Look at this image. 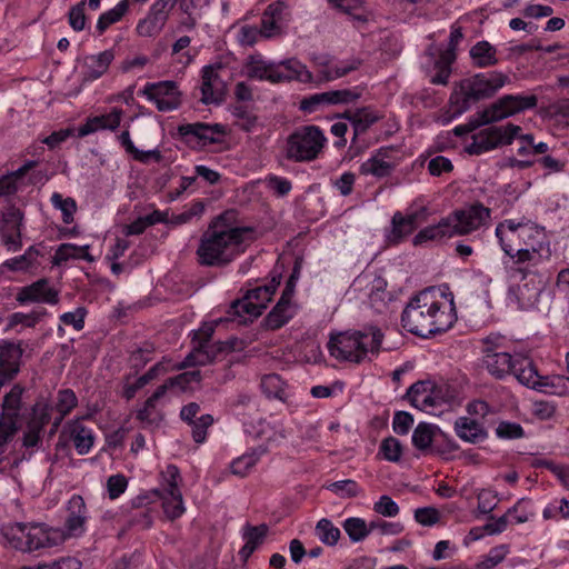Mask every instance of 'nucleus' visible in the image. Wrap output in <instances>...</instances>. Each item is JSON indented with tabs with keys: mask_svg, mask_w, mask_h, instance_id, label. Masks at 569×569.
Masks as SVG:
<instances>
[{
	"mask_svg": "<svg viewBox=\"0 0 569 569\" xmlns=\"http://www.w3.org/2000/svg\"><path fill=\"white\" fill-rule=\"evenodd\" d=\"M496 237L506 254H510L517 248L537 249L550 248L545 228L529 219H506L496 227Z\"/></svg>",
	"mask_w": 569,
	"mask_h": 569,
	"instance_id": "obj_4",
	"label": "nucleus"
},
{
	"mask_svg": "<svg viewBox=\"0 0 569 569\" xmlns=\"http://www.w3.org/2000/svg\"><path fill=\"white\" fill-rule=\"evenodd\" d=\"M233 220L234 212L226 211L210 221L196 251L199 264L226 267L244 252V241L253 239L254 229L237 227Z\"/></svg>",
	"mask_w": 569,
	"mask_h": 569,
	"instance_id": "obj_1",
	"label": "nucleus"
},
{
	"mask_svg": "<svg viewBox=\"0 0 569 569\" xmlns=\"http://www.w3.org/2000/svg\"><path fill=\"white\" fill-rule=\"evenodd\" d=\"M23 213L18 208L8 209L0 221V234L8 250L17 251L21 248V226Z\"/></svg>",
	"mask_w": 569,
	"mask_h": 569,
	"instance_id": "obj_20",
	"label": "nucleus"
},
{
	"mask_svg": "<svg viewBox=\"0 0 569 569\" xmlns=\"http://www.w3.org/2000/svg\"><path fill=\"white\" fill-rule=\"evenodd\" d=\"M278 283L273 279L270 284L248 290L242 299L232 302L228 311V319L232 321L238 320L240 325H246L257 319L270 302Z\"/></svg>",
	"mask_w": 569,
	"mask_h": 569,
	"instance_id": "obj_6",
	"label": "nucleus"
},
{
	"mask_svg": "<svg viewBox=\"0 0 569 569\" xmlns=\"http://www.w3.org/2000/svg\"><path fill=\"white\" fill-rule=\"evenodd\" d=\"M406 398L412 407L431 415L445 403L442 389L430 380H420L411 385Z\"/></svg>",
	"mask_w": 569,
	"mask_h": 569,
	"instance_id": "obj_11",
	"label": "nucleus"
},
{
	"mask_svg": "<svg viewBox=\"0 0 569 569\" xmlns=\"http://www.w3.org/2000/svg\"><path fill=\"white\" fill-rule=\"evenodd\" d=\"M472 62L478 68H487L498 63L497 49L488 41H479L470 49Z\"/></svg>",
	"mask_w": 569,
	"mask_h": 569,
	"instance_id": "obj_34",
	"label": "nucleus"
},
{
	"mask_svg": "<svg viewBox=\"0 0 569 569\" xmlns=\"http://www.w3.org/2000/svg\"><path fill=\"white\" fill-rule=\"evenodd\" d=\"M276 62L267 61L261 54H251L246 62L247 76L252 79L267 80L271 82Z\"/></svg>",
	"mask_w": 569,
	"mask_h": 569,
	"instance_id": "obj_33",
	"label": "nucleus"
},
{
	"mask_svg": "<svg viewBox=\"0 0 569 569\" xmlns=\"http://www.w3.org/2000/svg\"><path fill=\"white\" fill-rule=\"evenodd\" d=\"M535 390L556 396H565L569 392V378L557 375L541 376V381L537 383Z\"/></svg>",
	"mask_w": 569,
	"mask_h": 569,
	"instance_id": "obj_38",
	"label": "nucleus"
},
{
	"mask_svg": "<svg viewBox=\"0 0 569 569\" xmlns=\"http://www.w3.org/2000/svg\"><path fill=\"white\" fill-rule=\"evenodd\" d=\"M511 375H513L521 385L532 389L541 381V376L538 373L532 360L520 353L515 355Z\"/></svg>",
	"mask_w": 569,
	"mask_h": 569,
	"instance_id": "obj_25",
	"label": "nucleus"
},
{
	"mask_svg": "<svg viewBox=\"0 0 569 569\" xmlns=\"http://www.w3.org/2000/svg\"><path fill=\"white\" fill-rule=\"evenodd\" d=\"M233 116L236 118L234 124L243 131L250 132L257 127V116L243 106L236 107Z\"/></svg>",
	"mask_w": 569,
	"mask_h": 569,
	"instance_id": "obj_53",
	"label": "nucleus"
},
{
	"mask_svg": "<svg viewBox=\"0 0 569 569\" xmlns=\"http://www.w3.org/2000/svg\"><path fill=\"white\" fill-rule=\"evenodd\" d=\"M200 381V370L186 371L176 377L169 378L170 386L179 387L181 390L187 389L191 383H199Z\"/></svg>",
	"mask_w": 569,
	"mask_h": 569,
	"instance_id": "obj_61",
	"label": "nucleus"
},
{
	"mask_svg": "<svg viewBox=\"0 0 569 569\" xmlns=\"http://www.w3.org/2000/svg\"><path fill=\"white\" fill-rule=\"evenodd\" d=\"M213 423L211 415H202L197 418L192 426V438L197 443H202L207 437V429Z\"/></svg>",
	"mask_w": 569,
	"mask_h": 569,
	"instance_id": "obj_60",
	"label": "nucleus"
},
{
	"mask_svg": "<svg viewBox=\"0 0 569 569\" xmlns=\"http://www.w3.org/2000/svg\"><path fill=\"white\" fill-rule=\"evenodd\" d=\"M359 337L361 346H359L360 360L365 358L368 352L375 353L380 350L383 335L381 330L375 326L365 327L362 330L356 331Z\"/></svg>",
	"mask_w": 569,
	"mask_h": 569,
	"instance_id": "obj_32",
	"label": "nucleus"
},
{
	"mask_svg": "<svg viewBox=\"0 0 569 569\" xmlns=\"http://www.w3.org/2000/svg\"><path fill=\"white\" fill-rule=\"evenodd\" d=\"M343 529L350 540L355 542L363 540L370 533V525L368 526L363 519L357 517L346 519Z\"/></svg>",
	"mask_w": 569,
	"mask_h": 569,
	"instance_id": "obj_46",
	"label": "nucleus"
},
{
	"mask_svg": "<svg viewBox=\"0 0 569 569\" xmlns=\"http://www.w3.org/2000/svg\"><path fill=\"white\" fill-rule=\"evenodd\" d=\"M267 533L268 526L264 523L260 526L247 525L244 527L242 537L246 540V543L239 551V556L242 560L246 561L254 550L263 543Z\"/></svg>",
	"mask_w": 569,
	"mask_h": 569,
	"instance_id": "obj_29",
	"label": "nucleus"
},
{
	"mask_svg": "<svg viewBox=\"0 0 569 569\" xmlns=\"http://www.w3.org/2000/svg\"><path fill=\"white\" fill-rule=\"evenodd\" d=\"M201 102L204 104L219 103L222 100V81L213 66L202 69Z\"/></svg>",
	"mask_w": 569,
	"mask_h": 569,
	"instance_id": "obj_24",
	"label": "nucleus"
},
{
	"mask_svg": "<svg viewBox=\"0 0 569 569\" xmlns=\"http://www.w3.org/2000/svg\"><path fill=\"white\" fill-rule=\"evenodd\" d=\"M382 153V150H380L376 156L362 162L359 169L360 173L363 176L370 174L377 178L389 176L393 167L381 157Z\"/></svg>",
	"mask_w": 569,
	"mask_h": 569,
	"instance_id": "obj_37",
	"label": "nucleus"
},
{
	"mask_svg": "<svg viewBox=\"0 0 569 569\" xmlns=\"http://www.w3.org/2000/svg\"><path fill=\"white\" fill-rule=\"evenodd\" d=\"M379 119L380 117L377 113H375L369 107L355 110V118L352 124V141H356L358 136L365 133Z\"/></svg>",
	"mask_w": 569,
	"mask_h": 569,
	"instance_id": "obj_41",
	"label": "nucleus"
},
{
	"mask_svg": "<svg viewBox=\"0 0 569 569\" xmlns=\"http://www.w3.org/2000/svg\"><path fill=\"white\" fill-rule=\"evenodd\" d=\"M178 133L181 137L193 136L203 144H211L219 142V137L226 134V129L222 124L219 123H204V122H194V123H184L178 127Z\"/></svg>",
	"mask_w": 569,
	"mask_h": 569,
	"instance_id": "obj_22",
	"label": "nucleus"
},
{
	"mask_svg": "<svg viewBox=\"0 0 569 569\" xmlns=\"http://www.w3.org/2000/svg\"><path fill=\"white\" fill-rule=\"evenodd\" d=\"M238 343L237 339H229L227 341L217 342H200L193 350L184 358L179 369L194 366H206L214 361L219 356L227 355L236 350Z\"/></svg>",
	"mask_w": 569,
	"mask_h": 569,
	"instance_id": "obj_13",
	"label": "nucleus"
},
{
	"mask_svg": "<svg viewBox=\"0 0 569 569\" xmlns=\"http://www.w3.org/2000/svg\"><path fill=\"white\" fill-rule=\"evenodd\" d=\"M496 436L505 440L520 439L525 437V430L520 423L500 421L496 428Z\"/></svg>",
	"mask_w": 569,
	"mask_h": 569,
	"instance_id": "obj_56",
	"label": "nucleus"
},
{
	"mask_svg": "<svg viewBox=\"0 0 569 569\" xmlns=\"http://www.w3.org/2000/svg\"><path fill=\"white\" fill-rule=\"evenodd\" d=\"M358 339L356 331L331 336L328 342L330 356L338 360L360 362L359 346H361V342Z\"/></svg>",
	"mask_w": 569,
	"mask_h": 569,
	"instance_id": "obj_17",
	"label": "nucleus"
},
{
	"mask_svg": "<svg viewBox=\"0 0 569 569\" xmlns=\"http://www.w3.org/2000/svg\"><path fill=\"white\" fill-rule=\"evenodd\" d=\"M142 93L150 100L154 101L158 99L179 94L178 87L173 81H160L157 83H147L142 90Z\"/></svg>",
	"mask_w": 569,
	"mask_h": 569,
	"instance_id": "obj_43",
	"label": "nucleus"
},
{
	"mask_svg": "<svg viewBox=\"0 0 569 569\" xmlns=\"http://www.w3.org/2000/svg\"><path fill=\"white\" fill-rule=\"evenodd\" d=\"M316 535L325 545L335 546L340 538V530L329 519L323 518L316 526Z\"/></svg>",
	"mask_w": 569,
	"mask_h": 569,
	"instance_id": "obj_47",
	"label": "nucleus"
},
{
	"mask_svg": "<svg viewBox=\"0 0 569 569\" xmlns=\"http://www.w3.org/2000/svg\"><path fill=\"white\" fill-rule=\"evenodd\" d=\"M290 318L291 315L288 309L282 308V305H276L263 319V322L267 329L277 330L284 326Z\"/></svg>",
	"mask_w": 569,
	"mask_h": 569,
	"instance_id": "obj_51",
	"label": "nucleus"
},
{
	"mask_svg": "<svg viewBox=\"0 0 569 569\" xmlns=\"http://www.w3.org/2000/svg\"><path fill=\"white\" fill-rule=\"evenodd\" d=\"M418 212H413L407 216H403L401 212H396L391 220L392 230L389 236L390 240L393 242H399L407 236L411 234L418 226Z\"/></svg>",
	"mask_w": 569,
	"mask_h": 569,
	"instance_id": "obj_30",
	"label": "nucleus"
},
{
	"mask_svg": "<svg viewBox=\"0 0 569 569\" xmlns=\"http://www.w3.org/2000/svg\"><path fill=\"white\" fill-rule=\"evenodd\" d=\"M361 91L355 89H339L311 94L300 102V109L312 113L325 106L348 104L357 101Z\"/></svg>",
	"mask_w": 569,
	"mask_h": 569,
	"instance_id": "obj_14",
	"label": "nucleus"
},
{
	"mask_svg": "<svg viewBox=\"0 0 569 569\" xmlns=\"http://www.w3.org/2000/svg\"><path fill=\"white\" fill-rule=\"evenodd\" d=\"M260 388L267 398H273L282 402H287V383L282 380V378L279 375H264L261 378Z\"/></svg>",
	"mask_w": 569,
	"mask_h": 569,
	"instance_id": "obj_35",
	"label": "nucleus"
},
{
	"mask_svg": "<svg viewBox=\"0 0 569 569\" xmlns=\"http://www.w3.org/2000/svg\"><path fill=\"white\" fill-rule=\"evenodd\" d=\"M38 254V250L34 247H30L24 254L8 260L6 264L13 271L26 270L34 262Z\"/></svg>",
	"mask_w": 569,
	"mask_h": 569,
	"instance_id": "obj_58",
	"label": "nucleus"
},
{
	"mask_svg": "<svg viewBox=\"0 0 569 569\" xmlns=\"http://www.w3.org/2000/svg\"><path fill=\"white\" fill-rule=\"evenodd\" d=\"M508 82L509 77L499 71L478 73L461 80L450 97L453 112L456 114L466 112L478 101L495 96Z\"/></svg>",
	"mask_w": 569,
	"mask_h": 569,
	"instance_id": "obj_3",
	"label": "nucleus"
},
{
	"mask_svg": "<svg viewBox=\"0 0 569 569\" xmlns=\"http://www.w3.org/2000/svg\"><path fill=\"white\" fill-rule=\"evenodd\" d=\"M17 301L44 302L56 305L58 302V291L49 286L46 279H40L30 286L23 287L17 295Z\"/></svg>",
	"mask_w": 569,
	"mask_h": 569,
	"instance_id": "obj_23",
	"label": "nucleus"
},
{
	"mask_svg": "<svg viewBox=\"0 0 569 569\" xmlns=\"http://www.w3.org/2000/svg\"><path fill=\"white\" fill-rule=\"evenodd\" d=\"M457 436L463 441L476 443L487 437L485 428L476 420L469 417H460L455 422Z\"/></svg>",
	"mask_w": 569,
	"mask_h": 569,
	"instance_id": "obj_27",
	"label": "nucleus"
},
{
	"mask_svg": "<svg viewBox=\"0 0 569 569\" xmlns=\"http://www.w3.org/2000/svg\"><path fill=\"white\" fill-rule=\"evenodd\" d=\"M4 537L12 548L23 552H32L54 543L49 531L37 523H14L6 529Z\"/></svg>",
	"mask_w": 569,
	"mask_h": 569,
	"instance_id": "obj_7",
	"label": "nucleus"
},
{
	"mask_svg": "<svg viewBox=\"0 0 569 569\" xmlns=\"http://www.w3.org/2000/svg\"><path fill=\"white\" fill-rule=\"evenodd\" d=\"M380 453H382L386 460L397 462L401 458L402 446L397 438L388 437L380 445Z\"/></svg>",
	"mask_w": 569,
	"mask_h": 569,
	"instance_id": "obj_57",
	"label": "nucleus"
},
{
	"mask_svg": "<svg viewBox=\"0 0 569 569\" xmlns=\"http://www.w3.org/2000/svg\"><path fill=\"white\" fill-rule=\"evenodd\" d=\"M162 507L167 517L171 520L179 518L183 511V501L181 492L168 495L163 498Z\"/></svg>",
	"mask_w": 569,
	"mask_h": 569,
	"instance_id": "obj_55",
	"label": "nucleus"
},
{
	"mask_svg": "<svg viewBox=\"0 0 569 569\" xmlns=\"http://www.w3.org/2000/svg\"><path fill=\"white\" fill-rule=\"evenodd\" d=\"M491 338L483 339V363L488 372L496 379H505L511 375L515 356L506 351H498V346L490 347Z\"/></svg>",
	"mask_w": 569,
	"mask_h": 569,
	"instance_id": "obj_15",
	"label": "nucleus"
},
{
	"mask_svg": "<svg viewBox=\"0 0 569 569\" xmlns=\"http://www.w3.org/2000/svg\"><path fill=\"white\" fill-rule=\"evenodd\" d=\"M520 131L521 128L513 123L489 127L472 136V142L466 151L469 154H481L500 146H509Z\"/></svg>",
	"mask_w": 569,
	"mask_h": 569,
	"instance_id": "obj_9",
	"label": "nucleus"
},
{
	"mask_svg": "<svg viewBox=\"0 0 569 569\" xmlns=\"http://www.w3.org/2000/svg\"><path fill=\"white\" fill-rule=\"evenodd\" d=\"M130 0H121L114 8L103 12L97 21L99 34L104 33L111 24L119 22L128 12Z\"/></svg>",
	"mask_w": 569,
	"mask_h": 569,
	"instance_id": "obj_40",
	"label": "nucleus"
},
{
	"mask_svg": "<svg viewBox=\"0 0 569 569\" xmlns=\"http://www.w3.org/2000/svg\"><path fill=\"white\" fill-rule=\"evenodd\" d=\"M86 0L72 6L68 13V20L70 27L74 31H82L86 27V14H84Z\"/></svg>",
	"mask_w": 569,
	"mask_h": 569,
	"instance_id": "obj_59",
	"label": "nucleus"
},
{
	"mask_svg": "<svg viewBox=\"0 0 569 569\" xmlns=\"http://www.w3.org/2000/svg\"><path fill=\"white\" fill-rule=\"evenodd\" d=\"M24 392V388L16 383L11 390L4 396L3 401L1 403V415H0V427L18 432L20 426V411L22 408V395Z\"/></svg>",
	"mask_w": 569,
	"mask_h": 569,
	"instance_id": "obj_16",
	"label": "nucleus"
},
{
	"mask_svg": "<svg viewBox=\"0 0 569 569\" xmlns=\"http://www.w3.org/2000/svg\"><path fill=\"white\" fill-rule=\"evenodd\" d=\"M171 7L162 0H157L149 9L146 18L141 19L137 24V32L141 37H153L161 32L166 26Z\"/></svg>",
	"mask_w": 569,
	"mask_h": 569,
	"instance_id": "obj_19",
	"label": "nucleus"
},
{
	"mask_svg": "<svg viewBox=\"0 0 569 569\" xmlns=\"http://www.w3.org/2000/svg\"><path fill=\"white\" fill-rule=\"evenodd\" d=\"M70 258H80L88 261H92V257L88 252V246L86 247H77L70 243H63L59 247L56 252L54 259L57 263L61 261H66Z\"/></svg>",
	"mask_w": 569,
	"mask_h": 569,
	"instance_id": "obj_48",
	"label": "nucleus"
},
{
	"mask_svg": "<svg viewBox=\"0 0 569 569\" xmlns=\"http://www.w3.org/2000/svg\"><path fill=\"white\" fill-rule=\"evenodd\" d=\"M373 510L383 517H396L400 509L399 506L391 499V497L383 495L373 505Z\"/></svg>",
	"mask_w": 569,
	"mask_h": 569,
	"instance_id": "obj_62",
	"label": "nucleus"
},
{
	"mask_svg": "<svg viewBox=\"0 0 569 569\" xmlns=\"http://www.w3.org/2000/svg\"><path fill=\"white\" fill-rule=\"evenodd\" d=\"M326 488L340 498H353L360 493L358 483L351 479L331 482Z\"/></svg>",
	"mask_w": 569,
	"mask_h": 569,
	"instance_id": "obj_52",
	"label": "nucleus"
},
{
	"mask_svg": "<svg viewBox=\"0 0 569 569\" xmlns=\"http://www.w3.org/2000/svg\"><path fill=\"white\" fill-rule=\"evenodd\" d=\"M438 427L427 422H420L412 433V445L420 451L430 449L436 437Z\"/></svg>",
	"mask_w": 569,
	"mask_h": 569,
	"instance_id": "obj_39",
	"label": "nucleus"
},
{
	"mask_svg": "<svg viewBox=\"0 0 569 569\" xmlns=\"http://www.w3.org/2000/svg\"><path fill=\"white\" fill-rule=\"evenodd\" d=\"M450 224L447 217L441 219L438 224L426 227L420 230L413 238V244L418 246L427 241L441 240L445 238H452Z\"/></svg>",
	"mask_w": 569,
	"mask_h": 569,
	"instance_id": "obj_36",
	"label": "nucleus"
},
{
	"mask_svg": "<svg viewBox=\"0 0 569 569\" xmlns=\"http://www.w3.org/2000/svg\"><path fill=\"white\" fill-rule=\"evenodd\" d=\"M114 59L112 50H106L98 54H93L86 60L84 78L87 80H97L103 76L109 69L110 63Z\"/></svg>",
	"mask_w": 569,
	"mask_h": 569,
	"instance_id": "obj_31",
	"label": "nucleus"
},
{
	"mask_svg": "<svg viewBox=\"0 0 569 569\" xmlns=\"http://www.w3.org/2000/svg\"><path fill=\"white\" fill-rule=\"evenodd\" d=\"M457 317L453 300L436 288L415 296L401 315L402 327L412 335L427 338L452 327Z\"/></svg>",
	"mask_w": 569,
	"mask_h": 569,
	"instance_id": "obj_2",
	"label": "nucleus"
},
{
	"mask_svg": "<svg viewBox=\"0 0 569 569\" xmlns=\"http://www.w3.org/2000/svg\"><path fill=\"white\" fill-rule=\"evenodd\" d=\"M274 72L271 74V83H281L297 80L303 83L312 80L311 72L297 59H287L276 62Z\"/></svg>",
	"mask_w": 569,
	"mask_h": 569,
	"instance_id": "obj_21",
	"label": "nucleus"
},
{
	"mask_svg": "<svg viewBox=\"0 0 569 569\" xmlns=\"http://www.w3.org/2000/svg\"><path fill=\"white\" fill-rule=\"evenodd\" d=\"M70 439L79 455H86L93 446L92 430L87 428L79 419L68 425Z\"/></svg>",
	"mask_w": 569,
	"mask_h": 569,
	"instance_id": "obj_28",
	"label": "nucleus"
},
{
	"mask_svg": "<svg viewBox=\"0 0 569 569\" xmlns=\"http://www.w3.org/2000/svg\"><path fill=\"white\" fill-rule=\"evenodd\" d=\"M86 315L87 310L83 307H79L72 312L61 315L60 321L67 326H72L76 330L80 331L84 327Z\"/></svg>",
	"mask_w": 569,
	"mask_h": 569,
	"instance_id": "obj_63",
	"label": "nucleus"
},
{
	"mask_svg": "<svg viewBox=\"0 0 569 569\" xmlns=\"http://www.w3.org/2000/svg\"><path fill=\"white\" fill-rule=\"evenodd\" d=\"M266 452V450L261 447L254 449L250 453L242 455L241 457L234 459L231 463V471L233 475L244 477L248 475L249 470L257 463L259 458Z\"/></svg>",
	"mask_w": 569,
	"mask_h": 569,
	"instance_id": "obj_44",
	"label": "nucleus"
},
{
	"mask_svg": "<svg viewBox=\"0 0 569 569\" xmlns=\"http://www.w3.org/2000/svg\"><path fill=\"white\" fill-rule=\"evenodd\" d=\"M509 262L506 263V268L510 277L520 278L521 280L526 279L529 273H531L530 267L538 266L541 261L548 260L551 256L550 248L539 249V251H533L528 248H517L510 254Z\"/></svg>",
	"mask_w": 569,
	"mask_h": 569,
	"instance_id": "obj_12",
	"label": "nucleus"
},
{
	"mask_svg": "<svg viewBox=\"0 0 569 569\" xmlns=\"http://www.w3.org/2000/svg\"><path fill=\"white\" fill-rule=\"evenodd\" d=\"M326 137L317 126H303L296 129L287 138L284 156L295 162L315 160L322 150Z\"/></svg>",
	"mask_w": 569,
	"mask_h": 569,
	"instance_id": "obj_5",
	"label": "nucleus"
},
{
	"mask_svg": "<svg viewBox=\"0 0 569 569\" xmlns=\"http://www.w3.org/2000/svg\"><path fill=\"white\" fill-rule=\"evenodd\" d=\"M491 220V209L481 202H475L471 206L457 209L447 216L452 237L468 236L481 227L489 224Z\"/></svg>",
	"mask_w": 569,
	"mask_h": 569,
	"instance_id": "obj_8",
	"label": "nucleus"
},
{
	"mask_svg": "<svg viewBox=\"0 0 569 569\" xmlns=\"http://www.w3.org/2000/svg\"><path fill=\"white\" fill-rule=\"evenodd\" d=\"M78 398L73 390L71 389H61L58 391L57 401H56V410L59 412V418L56 419L53 427L58 428L63 418L71 412V410L77 407Z\"/></svg>",
	"mask_w": 569,
	"mask_h": 569,
	"instance_id": "obj_42",
	"label": "nucleus"
},
{
	"mask_svg": "<svg viewBox=\"0 0 569 569\" xmlns=\"http://www.w3.org/2000/svg\"><path fill=\"white\" fill-rule=\"evenodd\" d=\"M123 111L119 108H113L110 113L92 117V122L98 130L114 131L119 128Z\"/></svg>",
	"mask_w": 569,
	"mask_h": 569,
	"instance_id": "obj_49",
	"label": "nucleus"
},
{
	"mask_svg": "<svg viewBox=\"0 0 569 569\" xmlns=\"http://www.w3.org/2000/svg\"><path fill=\"white\" fill-rule=\"evenodd\" d=\"M535 94H506L483 110L485 122H496L537 107Z\"/></svg>",
	"mask_w": 569,
	"mask_h": 569,
	"instance_id": "obj_10",
	"label": "nucleus"
},
{
	"mask_svg": "<svg viewBox=\"0 0 569 569\" xmlns=\"http://www.w3.org/2000/svg\"><path fill=\"white\" fill-rule=\"evenodd\" d=\"M51 408L42 402H36L31 408V417L28 422L34 427H39L43 431V428L50 422Z\"/></svg>",
	"mask_w": 569,
	"mask_h": 569,
	"instance_id": "obj_54",
	"label": "nucleus"
},
{
	"mask_svg": "<svg viewBox=\"0 0 569 569\" xmlns=\"http://www.w3.org/2000/svg\"><path fill=\"white\" fill-rule=\"evenodd\" d=\"M508 553L509 547L507 545L496 546L476 563L475 569H492L501 563Z\"/></svg>",
	"mask_w": 569,
	"mask_h": 569,
	"instance_id": "obj_45",
	"label": "nucleus"
},
{
	"mask_svg": "<svg viewBox=\"0 0 569 569\" xmlns=\"http://www.w3.org/2000/svg\"><path fill=\"white\" fill-rule=\"evenodd\" d=\"M68 518L66 520V527L68 532L72 536H77L83 531L86 523V503L81 496L74 495L68 503Z\"/></svg>",
	"mask_w": 569,
	"mask_h": 569,
	"instance_id": "obj_26",
	"label": "nucleus"
},
{
	"mask_svg": "<svg viewBox=\"0 0 569 569\" xmlns=\"http://www.w3.org/2000/svg\"><path fill=\"white\" fill-rule=\"evenodd\" d=\"M415 519L422 526H433L440 519L439 511L433 507H423L415 510Z\"/></svg>",
	"mask_w": 569,
	"mask_h": 569,
	"instance_id": "obj_64",
	"label": "nucleus"
},
{
	"mask_svg": "<svg viewBox=\"0 0 569 569\" xmlns=\"http://www.w3.org/2000/svg\"><path fill=\"white\" fill-rule=\"evenodd\" d=\"M51 203L56 209L61 210L64 223L73 221V214L77 211V203L73 198H63L62 194L54 192L51 196Z\"/></svg>",
	"mask_w": 569,
	"mask_h": 569,
	"instance_id": "obj_50",
	"label": "nucleus"
},
{
	"mask_svg": "<svg viewBox=\"0 0 569 569\" xmlns=\"http://www.w3.org/2000/svg\"><path fill=\"white\" fill-rule=\"evenodd\" d=\"M22 353L21 342L0 340V388L20 371Z\"/></svg>",
	"mask_w": 569,
	"mask_h": 569,
	"instance_id": "obj_18",
	"label": "nucleus"
}]
</instances>
